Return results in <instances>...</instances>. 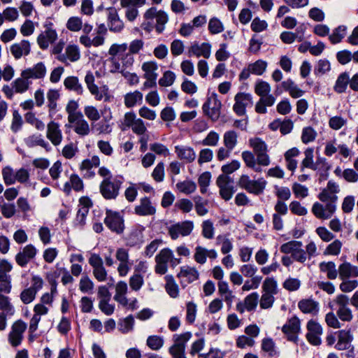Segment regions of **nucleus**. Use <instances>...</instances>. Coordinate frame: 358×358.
<instances>
[{
  "label": "nucleus",
  "instance_id": "1",
  "mask_svg": "<svg viewBox=\"0 0 358 358\" xmlns=\"http://www.w3.org/2000/svg\"><path fill=\"white\" fill-rule=\"evenodd\" d=\"M250 146L253 149V152L245 150L241 153V157L245 167L256 173H262V167L268 166L271 163L270 157L268 155V146L260 138L256 137L249 140Z\"/></svg>",
  "mask_w": 358,
  "mask_h": 358
},
{
  "label": "nucleus",
  "instance_id": "2",
  "mask_svg": "<svg viewBox=\"0 0 358 358\" xmlns=\"http://www.w3.org/2000/svg\"><path fill=\"white\" fill-rule=\"evenodd\" d=\"M169 21V17L164 10H157L156 7L148 8L143 14V22L141 27L147 33H150L154 29L159 34L165 29V25Z\"/></svg>",
  "mask_w": 358,
  "mask_h": 358
},
{
  "label": "nucleus",
  "instance_id": "3",
  "mask_svg": "<svg viewBox=\"0 0 358 358\" xmlns=\"http://www.w3.org/2000/svg\"><path fill=\"white\" fill-rule=\"evenodd\" d=\"M124 182L122 176L115 178H103L99 185V192L106 200H115L120 194V190Z\"/></svg>",
  "mask_w": 358,
  "mask_h": 358
},
{
  "label": "nucleus",
  "instance_id": "4",
  "mask_svg": "<svg viewBox=\"0 0 358 358\" xmlns=\"http://www.w3.org/2000/svg\"><path fill=\"white\" fill-rule=\"evenodd\" d=\"M237 183L240 188L256 196L262 194L267 185V182L264 178L254 180L247 174H242Z\"/></svg>",
  "mask_w": 358,
  "mask_h": 358
},
{
  "label": "nucleus",
  "instance_id": "5",
  "mask_svg": "<svg viewBox=\"0 0 358 358\" xmlns=\"http://www.w3.org/2000/svg\"><path fill=\"white\" fill-rule=\"evenodd\" d=\"M104 224L112 232L122 234L125 229L124 215L119 211L106 210Z\"/></svg>",
  "mask_w": 358,
  "mask_h": 358
},
{
  "label": "nucleus",
  "instance_id": "6",
  "mask_svg": "<svg viewBox=\"0 0 358 358\" xmlns=\"http://www.w3.org/2000/svg\"><path fill=\"white\" fill-rule=\"evenodd\" d=\"M222 103L216 93L208 96L202 106V110L205 115L212 121L218 120L221 113Z\"/></svg>",
  "mask_w": 358,
  "mask_h": 358
},
{
  "label": "nucleus",
  "instance_id": "7",
  "mask_svg": "<svg viewBox=\"0 0 358 358\" xmlns=\"http://www.w3.org/2000/svg\"><path fill=\"white\" fill-rule=\"evenodd\" d=\"M94 81L95 78L93 73L90 71H87L85 77V82L90 92L94 96L96 101L103 99L104 101H109L110 95L108 94V88L106 86L99 88L94 83Z\"/></svg>",
  "mask_w": 358,
  "mask_h": 358
},
{
  "label": "nucleus",
  "instance_id": "8",
  "mask_svg": "<svg viewBox=\"0 0 358 358\" xmlns=\"http://www.w3.org/2000/svg\"><path fill=\"white\" fill-rule=\"evenodd\" d=\"M333 303L337 306L336 315L341 321L349 322L352 320L353 315L348 307L350 299L347 295L343 294L337 295Z\"/></svg>",
  "mask_w": 358,
  "mask_h": 358
},
{
  "label": "nucleus",
  "instance_id": "9",
  "mask_svg": "<svg viewBox=\"0 0 358 358\" xmlns=\"http://www.w3.org/2000/svg\"><path fill=\"white\" fill-rule=\"evenodd\" d=\"M128 46L127 43L113 44L109 50L110 56H116L119 60H121L123 68L131 66L134 63V57L129 52H127Z\"/></svg>",
  "mask_w": 358,
  "mask_h": 358
},
{
  "label": "nucleus",
  "instance_id": "10",
  "mask_svg": "<svg viewBox=\"0 0 358 358\" xmlns=\"http://www.w3.org/2000/svg\"><path fill=\"white\" fill-rule=\"evenodd\" d=\"M233 179L225 175H220L216 180V185L219 187V193L222 199L229 201L236 189L232 185Z\"/></svg>",
  "mask_w": 358,
  "mask_h": 358
},
{
  "label": "nucleus",
  "instance_id": "11",
  "mask_svg": "<svg viewBox=\"0 0 358 358\" xmlns=\"http://www.w3.org/2000/svg\"><path fill=\"white\" fill-rule=\"evenodd\" d=\"M235 103L233 110L238 116H243L246 113V108L252 105V96L249 93L238 92L234 97Z\"/></svg>",
  "mask_w": 358,
  "mask_h": 358
},
{
  "label": "nucleus",
  "instance_id": "12",
  "mask_svg": "<svg viewBox=\"0 0 358 358\" xmlns=\"http://www.w3.org/2000/svg\"><path fill=\"white\" fill-rule=\"evenodd\" d=\"M115 257L120 262L117 267V272L121 277L126 276L133 265V262L129 259V252L127 249L117 248L115 253Z\"/></svg>",
  "mask_w": 358,
  "mask_h": 358
},
{
  "label": "nucleus",
  "instance_id": "13",
  "mask_svg": "<svg viewBox=\"0 0 358 358\" xmlns=\"http://www.w3.org/2000/svg\"><path fill=\"white\" fill-rule=\"evenodd\" d=\"M301 330V322L296 315L292 317L282 327V331L287 336L288 341L296 343L298 334Z\"/></svg>",
  "mask_w": 358,
  "mask_h": 358
},
{
  "label": "nucleus",
  "instance_id": "14",
  "mask_svg": "<svg viewBox=\"0 0 358 358\" xmlns=\"http://www.w3.org/2000/svg\"><path fill=\"white\" fill-rule=\"evenodd\" d=\"M89 264L93 268V275L99 282H103L107 278V271L103 266V259L99 255L92 253L89 258Z\"/></svg>",
  "mask_w": 358,
  "mask_h": 358
},
{
  "label": "nucleus",
  "instance_id": "15",
  "mask_svg": "<svg viewBox=\"0 0 358 358\" xmlns=\"http://www.w3.org/2000/svg\"><path fill=\"white\" fill-rule=\"evenodd\" d=\"M308 332L306 337L308 341L313 345H320L322 343L321 335L322 334V326L315 320H310L307 323Z\"/></svg>",
  "mask_w": 358,
  "mask_h": 358
},
{
  "label": "nucleus",
  "instance_id": "16",
  "mask_svg": "<svg viewBox=\"0 0 358 358\" xmlns=\"http://www.w3.org/2000/svg\"><path fill=\"white\" fill-rule=\"evenodd\" d=\"M156 204L148 196L140 199L139 204L134 207V213L138 216H152L156 214Z\"/></svg>",
  "mask_w": 358,
  "mask_h": 358
},
{
  "label": "nucleus",
  "instance_id": "17",
  "mask_svg": "<svg viewBox=\"0 0 358 358\" xmlns=\"http://www.w3.org/2000/svg\"><path fill=\"white\" fill-rule=\"evenodd\" d=\"M193 227L194 224L192 221L187 220L182 222H178L169 227V234L171 239L176 240L180 235L182 236L189 235Z\"/></svg>",
  "mask_w": 358,
  "mask_h": 358
},
{
  "label": "nucleus",
  "instance_id": "18",
  "mask_svg": "<svg viewBox=\"0 0 358 358\" xmlns=\"http://www.w3.org/2000/svg\"><path fill=\"white\" fill-rule=\"evenodd\" d=\"M337 336V343L334 348L337 350H349L352 347V342L353 341V335L351 333V329H342L335 332Z\"/></svg>",
  "mask_w": 358,
  "mask_h": 358
},
{
  "label": "nucleus",
  "instance_id": "19",
  "mask_svg": "<svg viewBox=\"0 0 358 358\" xmlns=\"http://www.w3.org/2000/svg\"><path fill=\"white\" fill-rule=\"evenodd\" d=\"M106 10L109 30L114 33L121 32L124 25L119 17L117 9L115 7H109Z\"/></svg>",
  "mask_w": 358,
  "mask_h": 358
},
{
  "label": "nucleus",
  "instance_id": "20",
  "mask_svg": "<svg viewBox=\"0 0 358 358\" xmlns=\"http://www.w3.org/2000/svg\"><path fill=\"white\" fill-rule=\"evenodd\" d=\"M36 252V248L33 245L29 244L15 255V262L20 266L25 267L35 257Z\"/></svg>",
  "mask_w": 358,
  "mask_h": 358
},
{
  "label": "nucleus",
  "instance_id": "21",
  "mask_svg": "<svg viewBox=\"0 0 358 358\" xmlns=\"http://www.w3.org/2000/svg\"><path fill=\"white\" fill-rule=\"evenodd\" d=\"M46 137L55 146H57L62 143L63 136L58 122L50 121L48 124Z\"/></svg>",
  "mask_w": 358,
  "mask_h": 358
},
{
  "label": "nucleus",
  "instance_id": "22",
  "mask_svg": "<svg viewBox=\"0 0 358 358\" xmlns=\"http://www.w3.org/2000/svg\"><path fill=\"white\" fill-rule=\"evenodd\" d=\"M46 74V68L43 62H38L32 68H28L21 73V76L24 78L41 79L45 77Z\"/></svg>",
  "mask_w": 358,
  "mask_h": 358
},
{
  "label": "nucleus",
  "instance_id": "23",
  "mask_svg": "<svg viewBox=\"0 0 358 358\" xmlns=\"http://www.w3.org/2000/svg\"><path fill=\"white\" fill-rule=\"evenodd\" d=\"M80 58V52L77 45H69L65 49V53L57 56V59L59 62L67 64V59L71 62H75Z\"/></svg>",
  "mask_w": 358,
  "mask_h": 358
},
{
  "label": "nucleus",
  "instance_id": "24",
  "mask_svg": "<svg viewBox=\"0 0 358 358\" xmlns=\"http://www.w3.org/2000/svg\"><path fill=\"white\" fill-rule=\"evenodd\" d=\"M299 310L305 314L317 315L320 310V304L313 299H301L298 303Z\"/></svg>",
  "mask_w": 358,
  "mask_h": 358
},
{
  "label": "nucleus",
  "instance_id": "25",
  "mask_svg": "<svg viewBox=\"0 0 358 358\" xmlns=\"http://www.w3.org/2000/svg\"><path fill=\"white\" fill-rule=\"evenodd\" d=\"M338 275L341 280L358 277V267L349 262H343L338 266Z\"/></svg>",
  "mask_w": 358,
  "mask_h": 358
},
{
  "label": "nucleus",
  "instance_id": "26",
  "mask_svg": "<svg viewBox=\"0 0 358 358\" xmlns=\"http://www.w3.org/2000/svg\"><path fill=\"white\" fill-rule=\"evenodd\" d=\"M143 231V228L142 229H133L125 238L126 245L131 248H140L144 241Z\"/></svg>",
  "mask_w": 358,
  "mask_h": 358
},
{
  "label": "nucleus",
  "instance_id": "27",
  "mask_svg": "<svg viewBox=\"0 0 358 358\" xmlns=\"http://www.w3.org/2000/svg\"><path fill=\"white\" fill-rule=\"evenodd\" d=\"M10 50L15 59H18L23 55H28L30 53V43L27 40H22L20 43L13 44Z\"/></svg>",
  "mask_w": 358,
  "mask_h": 358
},
{
  "label": "nucleus",
  "instance_id": "28",
  "mask_svg": "<svg viewBox=\"0 0 358 358\" xmlns=\"http://www.w3.org/2000/svg\"><path fill=\"white\" fill-rule=\"evenodd\" d=\"M188 55L189 57L192 55L196 57L203 56L204 58L208 59L210 55V45L207 43H203L201 45L195 43L189 48Z\"/></svg>",
  "mask_w": 358,
  "mask_h": 358
},
{
  "label": "nucleus",
  "instance_id": "29",
  "mask_svg": "<svg viewBox=\"0 0 358 358\" xmlns=\"http://www.w3.org/2000/svg\"><path fill=\"white\" fill-rule=\"evenodd\" d=\"M175 152L180 159L187 163H191L196 159V153L191 147L177 145L175 147Z\"/></svg>",
  "mask_w": 358,
  "mask_h": 358
},
{
  "label": "nucleus",
  "instance_id": "30",
  "mask_svg": "<svg viewBox=\"0 0 358 358\" xmlns=\"http://www.w3.org/2000/svg\"><path fill=\"white\" fill-rule=\"evenodd\" d=\"M199 274L195 268L187 266H182L178 277L182 278L186 283L189 284L199 278Z\"/></svg>",
  "mask_w": 358,
  "mask_h": 358
},
{
  "label": "nucleus",
  "instance_id": "31",
  "mask_svg": "<svg viewBox=\"0 0 358 358\" xmlns=\"http://www.w3.org/2000/svg\"><path fill=\"white\" fill-rule=\"evenodd\" d=\"M281 86L282 89L285 92H288L289 95L294 99L299 98L305 93V92L301 90L291 78L282 81Z\"/></svg>",
  "mask_w": 358,
  "mask_h": 358
},
{
  "label": "nucleus",
  "instance_id": "32",
  "mask_svg": "<svg viewBox=\"0 0 358 358\" xmlns=\"http://www.w3.org/2000/svg\"><path fill=\"white\" fill-rule=\"evenodd\" d=\"M24 143L28 148H34L39 145L45 148L47 151L51 150V147L48 142L45 141L41 134H33L24 139Z\"/></svg>",
  "mask_w": 358,
  "mask_h": 358
},
{
  "label": "nucleus",
  "instance_id": "33",
  "mask_svg": "<svg viewBox=\"0 0 358 358\" xmlns=\"http://www.w3.org/2000/svg\"><path fill=\"white\" fill-rule=\"evenodd\" d=\"M64 85L68 90L73 91L78 95H82L84 89L77 76H69L64 80Z\"/></svg>",
  "mask_w": 358,
  "mask_h": 358
},
{
  "label": "nucleus",
  "instance_id": "34",
  "mask_svg": "<svg viewBox=\"0 0 358 358\" xmlns=\"http://www.w3.org/2000/svg\"><path fill=\"white\" fill-rule=\"evenodd\" d=\"M143 94L138 90L128 92L124 96V103L127 108H130L143 103Z\"/></svg>",
  "mask_w": 358,
  "mask_h": 358
},
{
  "label": "nucleus",
  "instance_id": "35",
  "mask_svg": "<svg viewBox=\"0 0 358 358\" xmlns=\"http://www.w3.org/2000/svg\"><path fill=\"white\" fill-rule=\"evenodd\" d=\"M59 96H60V94H59V91L55 89H50L48 90V92L47 93L48 106L49 108V116L50 117H52L53 115L57 111V101L59 99Z\"/></svg>",
  "mask_w": 358,
  "mask_h": 358
},
{
  "label": "nucleus",
  "instance_id": "36",
  "mask_svg": "<svg viewBox=\"0 0 358 358\" xmlns=\"http://www.w3.org/2000/svg\"><path fill=\"white\" fill-rule=\"evenodd\" d=\"M79 41L85 48H90L91 46L99 47L103 45L105 37L104 36L97 34L91 39L89 36L82 35L79 38Z\"/></svg>",
  "mask_w": 358,
  "mask_h": 358
},
{
  "label": "nucleus",
  "instance_id": "37",
  "mask_svg": "<svg viewBox=\"0 0 358 358\" xmlns=\"http://www.w3.org/2000/svg\"><path fill=\"white\" fill-rule=\"evenodd\" d=\"M350 82V75L345 71L341 73L337 78L334 90L336 93L342 94L346 91Z\"/></svg>",
  "mask_w": 358,
  "mask_h": 358
},
{
  "label": "nucleus",
  "instance_id": "38",
  "mask_svg": "<svg viewBox=\"0 0 358 358\" xmlns=\"http://www.w3.org/2000/svg\"><path fill=\"white\" fill-rule=\"evenodd\" d=\"M319 268L321 272L327 273V278L330 280H334L338 276V269H336L334 262H322L320 263Z\"/></svg>",
  "mask_w": 358,
  "mask_h": 358
},
{
  "label": "nucleus",
  "instance_id": "39",
  "mask_svg": "<svg viewBox=\"0 0 358 358\" xmlns=\"http://www.w3.org/2000/svg\"><path fill=\"white\" fill-rule=\"evenodd\" d=\"M112 116L103 117V118L93 125L94 129L99 134H110L112 131V125L110 124V120Z\"/></svg>",
  "mask_w": 358,
  "mask_h": 358
},
{
  "label": "nucleus",
  "instance_id": "40",
  "mask_svg": "<svg viewBox=\"0 0 358 358\" xmlns=\"http://www.w3.org/2000/svg\"><path fill=\"white\" fill-rule=\"evenodd\" d=\"M218 292L224 297V301L231 306L234 296L232 292L229 290L228 283L226 281L220 280L218 282Z\"/></svg>",
  "mask_w": 358,
  "mask_h": 358
},
{
  "label": "nucleus",
  "instance_id": "41",
  "mask_svg": "<svg viewBox=\"0 0 358 358\" xmlns=\"http://www.w3.org/2000/svg\"><path fill=\"white\" fill-rule=\"evenodd\" d=\"M165 289L171 298H177L179 295L178 285L176 283L172 275L166 276Z\"/></svg>",
  "mask_w": 358,
  "mask_h": 358
},
{
  "label": "nucleus",
  "instance_id": "42",
  "mask_svg": "<svg viewBox=\"0 0 358 358\" xmlns=\"http://www.w3.org/2000/svg\"><path fill=\"white\" fill-rule=\"evenodd\" d=\"M30 84L31 83L29 81V78L21 77L15 79L12 83V86L15 92L22 94L29 89Z\"/></svg>",
  "mask_w": 358,
  "mask_h": 358
},
{
  "label": "nucleus",
  "instance_id": "43",
  "mask_svg": "<svg viewBox=\"0 0 358 358\" xmlns=\"http://www.w3.org/2000/svg\"><path fill=\"white\" fill-rule=\"evenodd\" d=\"M237 138L238 136L235 131L230 130L226 131L223 136L224 146L227 148L233 150L237 144Z\"/></svg>",
  "mask_w": 358,
  "mask_h": 358
},
{
  "label": "nucleus",
  "instance_id": "44",
  "mask_svg": "<svg viewBox=\"0 0 358 358\" xmlns=\"http://www.w3.org/2000/svg\"><path fill=\"white\" fill-rule=\"evenodd\" d=\"M252 74L262 76L267 68V62L263 59H258L248 64Z\"/></svg>",
  "mask_w": 358,
  "mask_h": 358
},
{
  "label": "nucleus",
  "instance_id": "45",
  "mask_svg": "<svg viewBox=\"0 0 358 358\" xmlns=\"http://www.w3.org/2000/svg\"><path fill=\"white\" fill-rule=\"evenodd\" d=\"M345 34L346 27L341 25L336 27L333 31V33L329 36V39L332 44H337L345 37Z\"/></svg>",
  "mask_w": 358,
  "mask_h": 358
},
{
  "label": "nucleus",
  "instance_id": "46",
  "mask_svg": "<svg viewBox=\"0 0 358 358\" xmlns=\"http://www.w3.org/2000/svg\"><path fill=\"white\" fill-rule=\"evenodd\" d=\"M280 38L284 43L291 44L295 40H297L299 42L302 41L303 40L304 37H303V31L301 32V34L300 35H299V33L283 31L281 33Z\"/></svg>",
  "mask_w": 358,
  "mask_h": 358
},
{
  "label": "nucleus",
  "instance_id": "47",
  "mask_svg": "<svg viewBox=\"0 0 358 358\" xmlns=\"http://www.w3.org/2000/svg\"><path fill=\"white\" fill-rule=\"evenodd\" d=\"M177 189L185 194L193 193L196 189V183L192 180H184L176 184Z\"/></svg>",
  "mask_w": 358,
  "mask_h": 358
},
{
  "label": "nucleus",
  "instance_id": "48",
  "mask_svg": "<svg viewBox=\"0 0 358 358\" xmlns=\"http://www.w3.org/2000/svg\"><path fill=\"white\" fill-rule=\"evenodd\" d=\"M305 168H309L313 170L316 169L313 164V149L308 148L305 151V158L303 159L301 165V171H303Z\"/></svg>",
  "mask_w": 358,
  "mask_h": 358
},
{
  "label": "nucleus",
  "instance_id": "49",
  "mask_svg": "<svg viewBox=\"0 0 358 358\" xmlns=\"http://www.w3.org/2000/svg\"><path fill=\"white\" fill-rule=\"evenodd\" d=\"M262 350L267 352L271 357L278 355V352L275 350V343L271 338H266L262 340Z\"/></svg>",
  "mask_w": 358,
  "mask_h": 358
},
{
  "label": "nucleus",
  "instance_id": "50",
  "mask_svg": "<svg viewBox=\"0 0 358 358\" xmlns=\"http://www.w3.org/2000/svg\"><path fill=\"white\" fill-rule=\"evenodd\" d=\"M208 28L211 34H220L224 29L222 22L216 17L210 19Z\"/></svg>",
  "mask_w": 358,
  "mask_h": 358
},
{
  "label": "nucleus",
  "instance_id": "51",
  "mask_svg": "<svg viewBox=\"0 0 358 358\" xmlns=\"http://www.w3.org/2000/svg\"><path fill=\"white\" fill-rule=\"evenodd\" d=\"M262 289L264 293L276 294L278 293L277 281L273 278H266L264 281Z\"/></svg>",
  "mask_w": 358,
  "mask_h": 358
},
{
  "label": "nucleus",
  "instance_id": "52",
  "mask_svg": "<svg viewBox=\"0 0 358 358\" xmlns=\"http://www.w3.org/2000/svg\"><path fill=\"white\" fill-rule=\"evenodd\" d=\"M211 173L209 171H205L201 173L198 178V183L200 187V191L202 194H206L208 187L210 185Z\"/></svg>",
  "mask_w": 358,
  "mask_h": 358
},
{
  "label": "nucleus",
  "instance_id": "53",
  "mask_svg": "<svg viewBox=\"0 0 358 358\" xmlns=\"http://www.w3.org/2000/svg\"><path fill=\"white\" fill-rule=\"evenodd\" d=\"M271 92L270 85L264 80H257L255 86V92L259 96L267 95Z\"/></svg>",
  "mask_w": 358,
  "mask_h": 358
},
{
  "label": "nucleus",
  "instance_id": "54",
  "mask_svg": "<svg viewBox=\"0 0 358 358\" xmlns=\"http://www.w3.org/2000/svg\"><path fill=\"white\" fill-rule=\"evenodd\" d=\"M259 301V294L257 292H252L248 295L244 300L245 308L248 311L255 310Z\"/></svg>",
  "mask_w": 358,
  "mask_h": 358
},
{
  "label": "nucleus",
  "instance_id": "55",
  "mask_svg": "<svg viewBox=\"0 0 358 358\" xmlns=\"http://www.w3.org/2000/svg\"><path fill=\"white\" fill-rule=\"evenodd\" d=\"M302 247V243L298 241H291L283 243L280 246V252L285 254H291L292 255L298 248Z\"/></svg>",
  "mask_w": 358,
  "mask_h": 358
},
{
  "label": "nucleus",
  "instance_id": "56",
  "mask_svg": "<svg viewBox=\"0 0 358 358\" xmlns=\"http://www.w3.org/2000/svg\"><path fill=\"white\" fill-rule=\"evenodd\" d=\"M0 310L9 315H13L15 313L14 307L10 303L9 297L1 294H0Z\"/></svg>",
  "mask_w": 358,
  "mask_h": 358
},
{
  "label": "nucleus",
  "instance_id": "57",
  "mask_svg": "<svg viewBox=\"0 0 358 358\" xmlns=\"http://www.w3.org/2000/svg\"><path fill=\"white\" fill-rule=\"evenodd\" d=\"M317 133L315 129L311 127H304L301 134V141L304 144H308L315 141Z\"/></svg>",
  "mask_w": 358,
  "mask_h": 358
},
{
  "label": "nucleus",
  "instance_id": "58",
  "mask_svg": "<svg viewBox=\"0 0 358 358\" xmlns=\"http://www.w3.org/2000/svg\"><path fill=\"white\" fill-rule=\"evenodd\" d=\"M331 70V64L327 59H320L315 66L314 73L315 75H324Z\"/></svg>",
  "mask_w": 358,
  "mask_h": 358
},
{
  "label": "nucleus",
  "instance_id": "59",
  "mask_svg": "<svg viewBox=\"0 0 358 358\" xmlns=\"http://www.w3.org/2000/svg\"><path fill=\"white\" fill-rule=\"evenodd\" d=\"M147 345L152 350H159L164 345V339L159 336H150L147 338Z\"/></svg>",
  "mask_w": 358,
  "mask_h": 358
},
{
  "label": "nucleus",
  "instance_id": "60",
  "mask_svg": "<svg viewBox=\"0 0 358 358\" xmlns=\"http://www.w3.org/2000/svg\"><path fill=\"white\" fill-rule=\"evenodd\" d=\"M2 176L6 185H11L16 182L15 173L10 166H6L2 169Z\"/></svg>",
  "mask_w": 358,
  "mask_h": 358
},
{
  "label": "nucleus",
  "instance_id": "61",
  "mask_svg": "<svg viewBox=\"0 0 358 358\" xmlns=\"http://www.w3.org/2000/svg\"><path fill=\"white\" fill-rule=\"evenodd\" d=\"M22 124L23 120L21 115L19 113L18 110H13L10 129L13 133H17L22 129Z\"/></svg>",
  "mask_w": 358,
  "mask_h": 358
},
{
  "label": "nucleus",
  "instance_id": "62",
  "mask_svg": "<svg viewBox=\"0 0 358 358\" xmlns=\"http://www.w3.org/2000/svg\"><path fill=\"white\" fill-rule=\"evenodd\" d=\"M134 324V318L130 315L120 322L119 329L122 333L126 334L133 329Z\"/></svg>",
  "mask_w": 358,
  "mask_h": 358
},
{
  "label": "nucleus",
  "instance_id": "63",
  "mask_svg": "<svg viewBox=\"0 0 358 358\" xmlns=\"http://www.w3.org/2000/svg\"><path fill=\"white\" fill-rule=\"evenodd\" d=\"M342 245L341 241L336 239L326 248L324 254L325 255H338L341 252Z\"/></svg>",
  "mask_w": 358,
  "mask_h": 358
},
{
  "label": "nucleus",
  "instance_id": "64",
  "mask_svg": "<svg viewBox=\"0 0 358 358\" xmlns=\"http://www.w3.org/2000/svg\"><path fill=\"white\" fill-rule=\"evenodd\" d=\"M74 131L76 134L80 136H86L90 133V127L87 122L84 119V117L78 120L77 121Z\"/></svg>",
  "mask_w": 358,
  "mask_h": 358
}]
</instances>
